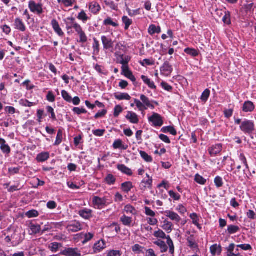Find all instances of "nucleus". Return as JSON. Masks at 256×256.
<instances>
[{"label":"nucleus","instance_id":"obj_1","mask_svg":"<svg viewBox=\"0 0 256 256\" xmlns=\"http://www.w3.org/2000/svg\"><path fill=\"white\" fill-rule=\"evenodd\" d=\"M240 130L246 134H251L254 130V122L250 120H245L240 126Z\"/></svg>","mask_w":256,"mask_h":256},{"label":"nucleus","instance_id":"obj_2","mask_svg":"<svg viewBox=\"0 0 256 256\" xmlns=\"http://www.w3.org/2000/svg\"><path fill=\"white\" fill-rule=\"evenodd\" d=\"M66 24V28L68 31L74 28L78 32H80L82 28L80 26L75 22V18L72 17L68 18L64 20ZM69 33L70 32H68Z\"/></svg>","mask_w":256,"mask_h":256},{"label":"nucleus","instance_id":"obj_3","mask_svg":"<svg viewBox=\"0 0 256 256\" xmlns=\"http://www.w3.org/2000/svg\"><path fill=\"white\" fill-rule=\"evenodd\" d=\"M148 121L152 122L155 126H161L164 124L162 118L155 112H153L152 115L148 118Z\"/></svg>","mask_w":256,"mask_h":256},{"label":"nucleus","instance_id":"obj_4","mask_svg":"<svg viewBox=\"0 0 256 256\" xmlns=\"http://www.w3.org/2000/svg\"><path fill=\"white\" fill-rule=\"evenodd\" d=\"M116 58V62L120 64L122 66L128 64L131 58L128 56H124L120 52H117L115 53Z\"/></svg>","mask_w":256,"mask_h":256},{"label":"nucleus","instance_id":"obj_5","mask_svg":"<svg viewBox=\"0 0 256 256\" xmlns=\"http://www.w3.org/2000/svg\"><path fill=\"white\" fill-rule=\"evenodd\" d=\"M66 229L70 232H76L82 229V226L78 222L74 221L67 226Z\"/></svg>","mask_w":256,"mask_h":256},{"label":"nucleus","instance_id":"obj_6","mask_svg":"<svg viewBox=\"0 0 256 256\" xmlns=\"http://www.w3.org/2000/svg\"><path fill=\"white\" fill-rule=\"evenodd\" d=\"M28 6L32 12L36 13L38 14H40L43 12L42 5L36 4L34 1L30 2Z\"/></svg>","mask_w":256,"mask_h":256},{"label":"nucleus","instance_id":"obj_7","mask_svg":"<svg viewBox=\"0 0 256 256\" xmlns=\"http://www.w3.org/2000/svg\"><path fill=\"white\" fill-rule=\"evenodd\" d=\"M160 72L165 76H168L173 70L172 66L168 62H165L160 68Z\"/></svg>","mask_w":256,"mask_h":256},{"label":"nucleus","instance_id":"obj_8","mask_svg":"<svg viewBox=\"0 0 256 256\" xmlns=\"http://www.w3.org/2000/svg\"><path fill=\"white\" fill-rule=\"evenodd\" d=\"M92 202L94 206L98 209L102 208L106 206V199L105 198H100L96 196L94 197Z\"/></svg>","mask_w":256,"mask_h":256},{"label":"nucleus","instance_id":"obj_9","mask_svg":"<svg viewBox=\"0 0 256 256\" xmlns=\"http://www.w3.org/2000/svg\"><path fill=\"white\" fill-rule=\"evenodd\" d=\"M102 41L104 50H108L113 48L114 42L108 36H102Z\"/></svg>","mask_w":256,"mask_h":256},{"label":"nucleus","instance_id":"obj_10","mask_svg":"<svg viewBox=\"0 0 256 256\" xmlns=\"http://www.w3.org/2000/svg\"><path fill=\"white\" fill-rule=\"evenodd\" d=\"M106 247V243L103 240L98 241L93 246V252L91 254H96L100 252Z\"/></svg>","mask_w":256,"mask_h":256},{"label":"nucleus","instance_id":"obj_11","mask_svg":"<svg viewBox=\"0 0 256 256\" xmlns=\"http://www.w3.org/2000/svg\"><path fill=\"white\" fill-rule=\"evenodd\" d=\"M126 118L132 124H138L139 122L137 114L132 112H128Z\"/></svg>","mask_w":256,"mask_h":256},{"label":"nucleus","instance_id":"obj_12","mask_svg":"<svg viewBox=\"0 0 256 256\" xmlns=\"http://www.w3.org/2000/svg\"><path fill=\"white\" fill-rule=\"evenodd\" d=\"M222 146L220 144L212 146L208 150L209 153L212 156H214L222 151Z\"/></svg>","mask_w":256,"mask_h":256},{"label":"nucleus","instance_id":"obj_13","mask_svg":"<svg viewBox=\"0 0 256 256\" xmlns=\"http://www.w3.org/2000/svg\"><path fill=\"white\" fill-rule=\"evenodd\" d=\"M165 213L166 216L167 217H168L172 220L175 221L176 222H180V218L176 213L170 210H167Z\"/></svg>","mask_w":256,"mask_h":256},{"label":"nucleus","instance_id":"obj_14","mask_svg":"<svg viewBox=\"0 0 256 256\" xmlns=\"http://www.w3.org/2000/svg\"><path fill=\"white\" fill-rule=\"evenodd\" d=\"M77 249L68 248L62 252V254L64 256H80V254L77 252Z\"/></svg>","mask_w":256,"mask_h":256},{"label":"nucleus","instance_id":"obj_15","mask_svg":"<svg viewBox=\"0 0 256 256\" xmlns=\"http://www.w3.org/2000/svg\"><path fill=\"white\" fill-rule=\"evenodd\" d=\"M52 26L55 32L59 36H62L64 35V32L62 31V29L60 27L59 24L56 20L54 19L52 21Z\"/></svg>","mask_w":256,"mask_h":256},{"label":"nucleus","instance_id":"obj_16","mask_svg":"<svg viewBox=\"0 0 256 256\" xmlns=\"http://www.w3.org/2000/svg\"><path fill=\"white\" fill-rule=\"evenodd\" d=\"M254 109V106L250 101L244 102L242 107V110L246 112H251Z\"/></svg>","mask_w":256,"mask_h":256},{"label":"nucleus","instance_id":"obj_17","mask_svg":"<svg viewBox=\"0 0 256 256\" xmlns=\"http://www.w3.org/2000/svg\"><path fill=\"white\" fill-rule=\"evenodd\" d=\"M187 234L190 235L187 238V241L188 242V246L191 248H196L197 247V244L196 242L194 237V235L190 234V232L188 231L186 232Z\"/></svg>","mask_w":256,"mask_h":256},{"label":"nucleus","instance_id":"obj_18","mask_svg":"<svg viewBox=\"0 0 256 256\" xmlns=\"http://www.w3.org/2000/svg\"><path fill=\"white\" fill-rule=\"evenodd\" d=\"M14 26H16V29H18L22 32H24L26 30V26L24 22L19 18H16L15 20Z\"/></svg>","mask_w":256,"mask_h":256},{"label":"nucleus","instance_id":"obj_19","mask_svg":"<svg viewBox=\"0 0 256 256\" xmlns=\"http://www.w3.org/2000/svg\"><path fill=\"white\" fill-rule=\"evenodd\" d=\"M118 169L122 172V173L126 174L128 176H131L132 174V170L126 167L125 165L121 164L117 166Z\"/></svg>","mask_w":256,"mask_h":256},{"label":"nucleus","instance_id":"obj_20","mask_svg":"<svg viewBox=\"0 0 256 256\" xmlns=\"http://www.w3.org/2000/svg\"><path fill=\"white\" fill-rule=\"evenodd\" d=\"M210 250L212 256H216V254H220L222 252V247L220 245L214 244L210 246Z\"/></svg>","mask_w":256,"mask_h":256},{"label":"nucleus","instance_id":"obj_21","mask_svg":"<svg viewBox=\"0 0 256 256\" xmlns=\"http://www.w3.org/2000/svg\"><path fill=\"white\" fill-rule=\"evenodd\" d=\"M49 157L50 154L48 152H42L37 156L36 160L38 162H44Z\"/></svg>","mask_w":256,"mask_h":256},{"label":"nucleus","instance_id":"obj_22","mask_svg":"<svg viewBox=\"0 0 256 256\" xmlns=\"http://www.w3.org/2000/svg\"><path fill=\"white\" fill-rule=\"evenodd\" d=\"M154 244L160 248L162 252H164L167 251L168 248L164 242L158 240V241L154 242Z\"/></svg>","mask_w":256,"mask_h":256},{"label":"nucleus","instance_id":"obj_23","mask_svg":"<svg viewBox=\"0 0 256 256\" xmlns=\"http://www.w3.org/2000/svg\"><path fill=\"white\" fill-rule=\"evenodd\" d=\"M141 78L143 80L144 82L146 84L149 88L152 89L156 88V86H155L154 82L151 81L147 76L142 75V76Z\"/></svg>","mask_w":256,"mask_h":256},{"label":"nucleus","instance_id":"obj_24","mask_svg":"<svg viewBox=\"0 0 256 256\" xmlns=\"http://www.w3.org/2000/svg\"><path fill=\"white\" fill-rule=\"evenodd\" d=\"M89 8L91 12L94 14H96L100 10V6L96 2H91L90 4Z\"/></svg>","mask_w":256,"mask_h":256},{"label":"nucleus","instance_id":"obj_25","mask_svg":"<svg viewBox=\"0 0 256 256\" xmlns=\"http://www.w3.org/2000/svg\"><path fill=\"white\" fill-rule=\"evenodd\" d=\"M161 131L164 133H167L170 132V134H172L173 136H176L177 134L176 130L175 128L172 126H165L163 127Z\"/></svg>","mask_w":256,"mask_h":256},{"label":"nucleus","instance_id":"obj_26","mask_svg":"<svg viewBox=\"0 0 256 256\" xmlns=\"http://www.w3.org/2000/svg\"><path fill=\"white\" fill-rule=\"evenodd\" d=\"M120 220L122 222L123 224L126 226H130L132 222V218L127 216L126 215L122 216L120 218Z\"/></svg>","mask_w":256,"mask_h":256},{"label":"nucleus","instance_id":"obj_27","mask_svg":"<svg viewBox=\"0 0 256 256\" xmlns=\"http://www.w3.org/2000/svg\"><path fill=\"white\" fill-rule=\"evenodd\" d=\"M92 210H90L84 209L79 212L80 215L86 219H88L91 216Z\"/></svg>","mask_w":256,"mask_h":256},{"label":"nucleus","instance_id":"obj_28","mask_svg":"<svg viewBox=\"0 0 256 256\" xmlns=\"http://www.w3.org/2000/svg\"><path fill=\"white\" fill-rule=\"evenodd\" d=\"M104 180L108 184L112 185L115 183L116 179L112 174H108Z\"/></svg>","mask_w":256,"mask_h":256},{"label":"nucleus","instance_id":"obj_29","mask_svg":"<svg viewBox=\"0 0 256 256\" xmlns=\"http://www.w3.org/2000/svg\"><path fill=\"white\" fill-rule=\"evenodd\" d=\"M114 96L116 99L118 100H130L131 98L130 96L126 93H120L119 94H115Z\"/></svg>","mask_w":256,"mask_h":256},{"label":"nucleus","instance_id":"obj_30","mask_svg":"<svg viewBox=\"0 0 256 256\" xmlns=\"http://www.w3.org/2000/svg\"><path fill=\"white\" fill-rule=\"evenodd\" d=\"M132 188V184L130 182H125L122 184V188L126 192H130Z\"/></svg>","mask_w":256,"mask_h":256},{"label":"nucleus","instance_id":"obj_31","mask_svg":"<svg viewBox=\"0 0 256 256\" xmlns=\"http://www.w3.org/2000/svg\"><path fill=\"white\" fill-rule=\"evenodd\" d=\"M141 157L146 162H150L152 161V158L144 151H140Z\"/></svg>","mask_w":256,"mask_h":256},{"label":"nucleus","instance_id":"obj_32","mask_svg":"<svg viewBox=\"0 0 256 256\" xmlns=\"http://www.w3.org/2000/svg\"><path fill=\"white\" fill-rule=\"evenodd\" d=\"M190 218L192 220V223L198 228L200 229L201 226L198 223L199 218L198 215L195 213H193L190 215Z\"/></svg>","mask_w":256,"mask_h":256},{"label":"nucleus","instance_id":"obj_33","mask_svg":"<svg viewBox=\"0 0 256 256\" xmlns=\"http://www.w3.org/2000/svg\"><path fill=\"white\" fill-rule=\"evenodd\" d=\"M184 52L192 56L195 57L198 55V52L194 48H186L184 50Z\"/></svg>","mask_w":256,"mask_h":256},{"label":"nucleus","instance_id":"obj_34","mask_svg":"<svg viewBox=\"0 0 256 256\" xmlns=\"http://www.w3.org/2000/svg\"><path fill=\"white\" fill-rule=\"evenodd\" d=\"M62 130L59 129L56 138V140L54 144V146L59 145L62 142Z\"/></svg>","mask_w":256,"mask_h":256},{"label":"nucleus","instance_id":"obj_35","mask_svg":"<svg viewBox=\"0 0 256 256\" xmlns=\"http://www.w3.org/2000/svg\"><path fill=\"white\" fill-rule=\"evenodd\" d=\"M94 44L92 46V48L94 50L93 54H98L100 52V44L99 42L96 38H94Z\"/></svg>","mask_w":256,"mask_h":256},{"label":"nucleus","instance_id":"obj_36","mask_svg":"<svg viewBox=\"0 0 256 256\" xmlns=\"http://www.w3.org/2000/svg\"><path fill=\"white\" fill-rule=\"evenodd\" d=\"M122 22L124 24L125 26L124 29L128 30L130 26L132 24V20L130 19L126 16H124L122 18Z\"/></svg>","mask_w":256,"mask_h":256},{"label":"nucleus","instance_id":"obj_37","mask_svg":"<svg viewBox=\"0 0 256 256\" xmlns=\"http://www.w3.org/2000/svg\"><path fill=\"white\" fill-rule=\"evenodd\" d=\"M122 74H124L126 77H128L132 74V72L129 70L128 64L122 66Z\"/></svg>","mask_w":256,"mask_h":256},{"label":"nucleus","instance_id":"obj_38","mask_svg":"<svg viewBox=\"0 0 256 256\" xmlns=\"http://www.w3.org/2000/svg\"><path fill=\"white\" fill-rule=\"evenodd\" d=\"M240 230V228L238 226L230 225L228 226V231L230 234H235Z\"/></svg>","mask_w":256,"mask_h":256},{"label":"nucleus","instance_id":"obj_39","mask_svg":"<svg viewBox=\"0 0 256 256\" xmlns=\"http://www.w3.org/2000/svg\"><path fill=\"white\" fill-rule=\"evenodd\" d=\"M172 224L171 222H168L167 220H164V225L162 226V228L169 233L172 230Z\"/></svg>","mask_w":256,"mask_h":256},{"label":"nucleus","instance_id":"obj_40","mask_svg":"<svg viewBox=\"0 0 256 256\" xmlns=\"http://www.w3.org/2000/svg\"><path fill=\"white\" fill-rule=\"evenodd\" d=\"M62 95L63 98L67 102H71L72 101V96L68 94V93L65 90H62Z\"/></svg>","mask_w":256,"mask_h":256},{"label":"nucleus","instance_id":"obj_41","mask_svg":"<svg viewBox=\"0 0 256 256\" xmlns=\"http://www.w3.org/2000/svg\"><path fill=\"white\" fill-rule=\"evenodd\" d=\"M38 212L34 210H29L26 214V216L28 218H36L38 216Z\"/></svg>","mask_w":256,"mask_h":256},{"label":"nucleus","instance_id":"obj_42","mask_svg":"<svg viewBox=\"0 0 256 256\" xmlns=\"http://www.w3.org/2000/svg\"><path fill=\"white\" fill-rule=\"evenodd\" d=\"M30 228L34 234H38L40 231V226L38 224H31L30 226Z\"/></svg>","mask_w":256,"mask_h":256},{"label":"nucleus","instance_id":"obj_43","mask_svg":"<svg viewBox=\"0 0 256 256\" xmlns=\"http://www.w3.org/2000/svg\"><path fill=\"white\" fill-rule=\"evenodd\" d=\"M210 95V90L206 89L202 94L200 99L202 101L206 102Z\"/></svg>","mask_w":256,"mask_h":256},{"label":"nucleus","instance_id":"obj_44","mask_svg":"<svg viewBox=\"0 0 256 256\" xmlns=\"http://www.w3.org/2000/svg\"><path fill=\"white\" fill-rule=\"evenodd\" d=\"M80 36V42H86L87 41V36L85 33L82 31V28L80 30V32H77Z\"/></svg>","mask_w":256,"mask_h":256},{"label":"nucleus","instance_id":"obj_45","mask_svg":"<svg viewBox=\"0 0 256 256\" xmlns=\"http://www.w3.org/2000/svg\"><path fill=\"white\" fill-rule=\"evenodd\" d=\"M104 24L106 26H112L114 27H117L118 26V24L116 22H114L112 18H108L106 19L104 22Z\"/></svg>","mask_w":256,"mask_h":256},{"label":"nucleus","instance_id":"obj_46","mask_svg":"<svg viewBox=\"0 0 256 256\" xmlns=\"http://www.w3.org/2000/svg\"><path fill=\"white\" fill-rule=\"evenodd\" d=\"M124 212H126L127 214L130 213V214H135L136 210L131 205L127 204L124 207Z\"/></svg>","mask_w":256,"mask_h":256},{"label":"nucleus","instance_id":"obj_47","mask_svg":"<svg viewBox=\"0 0 256 256\" xmlns=\"http://www.w3.org/2000/svg\"><path fill=\"white\" fill-rule=\"evenodd\" d=\"M134 104H136L137 108L139 109L140 110L142 111L144 110H146L147 108L145 106L140 102L139 100L137 99H134Z\"/></svg>","mask_w":256,"mask_h":256},{"label":"nucleus","instance_id":"obj_48","mask_svg":"<svg viewBox=\"0 0 256 256\" xmlns=\"http://www.w3.org/2000/svg\"><path fill=\"white\" fill-rule=\"evenodd\" d=\"M78 18L79 20H82L84 22H86L88 19V16L84 10H82L78 14Z\"/></svg>","mask_w":256,"mask_h":256},{"label":"nucleus","instance_id":"obj_49","mask_svg":"<svg viewBox=\"0 0 256 256\" xmlns=\"http://www.w3.org/2000/svg\"><path fill=\"white\" fill-rule=\"evenodd\" d=\"M214 184L217 188L222 187L224 184L222 178L219 176H216L214 178Z\"/></svg>","mask_w":256,"mask_h":256},{"label":"nucleus","instance_id":"obj_50","mask_svg":"<svg viewBox=\"0 0 256 256\" xmlns=\"http://www.w3.org/2000/svg\"><path fill=\"white\" fill-rule=\"evenodd\" d=\"M222 21L224 24H230L231 23L230 18V12H225V15L222 18Z\"/></svg>","mask_w":256,"mask_h":256},{"label":"nucleus","instance_id":"obj_51","mask_svg":"<svg viewBox=\"0 0 256 256\" xmlns=\"http://www.w3.org/2000/svg\"><path fill=\"white\" fill-rule=\"evenodd\" d=\"M194 180L196 182L200 184H204L206 182V180L198 174L196 175Z\"/></svg>","mask_w":256,"mask_h":256},{"label":"nucleus","instance_id":"obj_52","mask_svg":"<svg viewBox=\"0 0 256 256\" xmlns=\"http://www.w3.org/2000/svg\"><path fill=\"white\" fill-rule=\"evenodd\" d=\"M0 150L4 153L6 154H8L10 152V148L6 143H4L2 146H0Z\"/></svg>","mask_w":256,"mask_h":256},{"label":"nucleus","instance_id":"obj_53","mask_svg":"<svg viewBox=\"0 0 256 256\" xmlns=\"http://www.w3.org/2000/svg\"><path fill=\"white\" fill-rule=\"evenodd\" d=\"M143 248H144L140 246V244H136L132 246V250L133 252H136L137 254H139L140 253H143Z\"/></svg>","mask_w":256,"mask_h":256},{"label":"nucleus","instance_id":"obj_54","mask_svg":"<svg viewBox=\"0 0 256 256\" xmlns=\"http://www.w3.org/2000/svg\"><path fill=\"white\" fill-rule=\"evenodd\" d=\"M109 228L112 231L114 230L116 234H117L120 231V228L119 226L116 223L112 224L110 226Z\"/></svg>","mask_w":256,"mask_h":256},{"label":"nucleus","instance_id":"obj_55","mask_svg":"<svg viewBox=\"0 0 256 256\" xmlns=\"http://www.w3.org/2000/svg\"><path fill=\"white\" fill-rule=\"evenodd\" d=\"M122 107L120 105H117L115 106L114 110V117L116 118L118 117L119 114L122 112Z\"/></svg>","mask_w":256,"mask_h":256},{"label":"nucleus","instance_id":"obj_56","mask_svg":"<svg viewBox=\"0 0 256 256\" xmlns=\"http://www.w3.org/2000/svg\"><path fill=\"white\" fill-rule=\"evenodd\" d=\"M154 236L156 237L162 238H165L166 237L165 233L162 230H160L158 231L155 232L154 233Z\"/></svg>","mask_w":256,"mask_h":256},{"label":"nucleus","instance_id":"obj_57","mask_svg":"<svg viewBox=\"0 0 256 256\" xmlns=\"http://www.w3.org/2000/svg\"><path fill=\"white\" fill-rule=\"evenodd\" d=\"M62 246V244L58 242H52L50 244V248L52 252H56L58 248Z\"/></svg>","mask_w":256,"mask_h":256},{"label":"nucleus","instance_id":"obj_58","mask_svg":"<svg viewBox=\"0 0 256 256\" xmlns=\"http://www.w3.org/2000/svg\"><path fill=\"white\" fill-rule=\"evenodd\" d=\"M20 103L22 106H24L31 107L34 105L33 102H30L26 100H21Z\"/></svg>","mask_w":256,"mask_h":256},{"label":"nucleus","instance_id":"obj_59","mask_svg":"<svg viewBox=\"0 0 256 256\" xmlns=\"http://www.w3.org/2000/svg\"><path fill=\"white\" fill-rule=\"evenodd\" d=\"M72 110L74 112L78 115L80 114H86L87 112V111L86 110V109L76 107L74 108Z\"/></svg>","mask_w":256,"mask_h":256},{"label":"nucleus","instance_id":"obj_60","mask_svg":"<svg viewBox=\"0 0 256 256\" xmlns=\"http://www.w3.org/2000/svg\"><path fill=\"white\" fill-rule=\"evenodd\" d=\"M140 100L142 102L143 104L146 106H148L150 103V102L148 98L144 94L140 96Z\"/></svg>","mask_w":256,"mask_h":256},{"label":"nucleus","instance_id":"obj_61","mask_svg":"<svg viewBox=\"0 0 256 256\" xmlns=\"http://www.w3.org/2000/svg\"><path fill=\"white\" fill-rule=\"evenodd\" d=\"M152 178H149L146 180H143L142 181V184H144V188H150L152 186Z\"/></svg>","mask_w":256,"mask_h":256},{"label":"nucleus","instance_id":"obj_62","mask_svg":"<svg viewBox=\"0 0 256 256\" xmlns=\"http://www.w3.org/2000/svg\"><path fill=\"white\" fill-rule=\"evenodd\" d=\"M168 194L170 196L176 200H178L180 198V196L178 194H176L173 190H170Z\"/></svg>","mask_w":256,"mask_h":256},{"label":"nucleus","instance_id":"obj_63","mask_svg":"<svg viewBox=\"0 0 256 256\" xmlns=\"http://www.w3.org/2000/svg\"><path fill=\"white\" fill-rule=\"evenodd\" d=\"M238 248H240L244 250H252V247L249 244H242L237 246Z\"/></svg>","mask_w":256,"mask_h":256},{"label":"nucleus","instance_id":"obj_64","mask_svg":"<svg viewBox=\"0 0 256 256\" xmlns=\"http://www.w3.org/2000/svg\"><path fill=\"white\" fill-rule=\"evenodd\" d=\"M108 256H120L121 252L120 250H110L108 252Z\"/></svg>","mask_w":256,"mask_h":256}]
</instances>
